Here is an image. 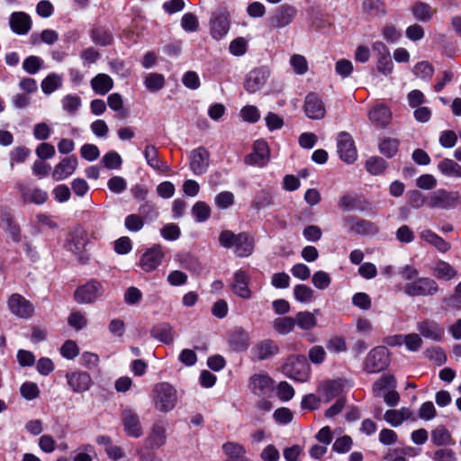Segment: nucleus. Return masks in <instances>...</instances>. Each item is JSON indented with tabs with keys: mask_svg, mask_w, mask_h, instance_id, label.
<instances>
[{
	"mask_svg": "<svg viewBox=\"0 0 461 461\" xmlns=\"http://www.w3.org/2000/svg\"><path fill=\"white\" fill-rule=\"evenodd\" d=\"M150 334L154 339L167 345L172 344L175 339L173 327L166 322L154 326L150 330Z\"/></svg>",
	"mask_w": 461,
	"mask_h": 461,
	"instance_id": "obj_31",
	"label": "nucleus"
},
{
	"mask_svg": "<svg viewBox=\"0 0 461 461\" xmlns=\"http://www.w3.org/2000/svg\"><path fill=\"white\" fill-rule=\"evenodd\" d=\"M164 258V251L160 245L155 244L140 258V267L144 272H151L158 267Z\"/></svg>",
	"mask_w": 461,
	"mask_h": 461,
	"instance_id": "obj_15",
	"label": "nucleus"
},
{
	"mask_svg": "<svg viewBox=\"0 0 461 461\" xmlns=\"http://www.w3.org/2000/svg\"><path fill=\"white\" fill-rule=\"evenodd\" d=\"M9 24L11 30L18 35H25L32 29L31 16L24 12H14L10 15Z\"/></svg>",
	"mask_w": 461,
	"mask_h": 461,
	"instance_id": "obj_23",
	"label": "nucleus"
},
{
	"mask_svg": "<svg viewBox=\"0 0 461 461\" xmlns=\"http://www.w3.org/2000/svg\"><path fill=\"white\" fill-rule=\"evenodd\" d=\"M435 12V9L424 2H418L411 7V13L414 18L417 21L422 23L429 22L432 19Z\"/></svg>",
	"mask_w": 461,
	"mask_h": 461,
	"instance_id": "obj_36",
	"label": "nucleus"
},
{
	"mask_svg": "<svg viewBox=\"0 0 461 461\" xmlns=\"http://www.w3.org/2000/svg\"><path fill=\"white\" fill-rule=\"evenodd\" d=\"M431 441L436 446H447L451 441V434L445 427L439 426L432 430Z\"/></svg>",
	"mask_w": 461,
	"mask_h": 461,
	"instance_id": "obj_49",
	"label": "nucleus"
},
{
	"mask_svg": "<svg viewBox=\"0 0 461 461\" xmlns=\"http://www.w3.org/2000/svg\"><path fill=\"white\" fill-rule=\"evenodd\" d=\"M297 13L294 5L283 4L277 6L268 17L269 24L276 30L284 29L294 22Z\"/></svg>",
	"mask_w": 461,
	"mask_h": 461,
	"instance_id": "obj_5",
	"label": "nucleus"
},
{
	"mask_svg": "<svg viewBox=\"0 0 461 461\" xmlns=\"http://www.w3.org/2000/svg\"><path fill=\"white\" fill-rule=\"evenodd\" d=\"M396 381L393 375H383L373 385L374 393L378 396L384 391L395 389Z\"/></svg>",
	"mask_w": 461,
	"mask_h": 461,
	"instance_id": "obj_43",
	"label": "nucleus"
},
{
	"mask_svg": "<svg viewBox=\"0 0 461 461\" xmlns=\"http://www.w3.org/2000/svg\"><path fill=\"white\" fill-rule=\"evenodd\" d=\"M192 214L197 222H204L211 216V208L204 202H197L192 208Z\"/></svg>",
	"mask_w": 461,
	"mask_h": 461,
	"instance_id": "obj_52",
	"label": "nucleus"
},
{
	"mask_svg": "<svg viewBox=\"0 0 461 461\" xmlns=\"http://www.w3.org/2000/svg\"><path fill=\"white\" fill-rule=\"evenodd\" d=\"M250 276L245 270L239 269L234 273L233 282L231 284L232 292L242 299H249L251 291L249 287Z\"/></svg>",
	"mask_w": 461,
	"mask_h": 461,
	"instance_id": "obj_21",
	"label": "nucleus"
},
{
	"mask_svg": "<svg viewBox=\"0 0 461 461\" xmlns=\"http://www.w3.org/2000/svg\"><path fill=\"white\" fill-rule=\"evenodd\" d=\"M270 71L266 67H259L249 71L244 81V88L249 94L259 91L267 83Z\"/></svg>",
	"mask_w": 461,
	"mask_h": 461,
	"instance_id": "obj_12",
	"label": "nucleus"
},
{
	"mask_svg": "<svg viewBox=\"0 0 461 461\" xmlns=\"http://www.w3.org/2000/svg\"><path fill=\"white\" fill-rule=\"evenodd\" d=\"M43 60L38 56H29L23 62V68L31 75H35L41 68Z\"/></svg>",
	"mask_w": 461,
	"mask_h": 461,
	"instance_id": "obj_56",
	"label": "nucleus"
},
{
	"mask_svg": "<svg viewBox=\"0 0 461 461\" xmlns=\"http://www.w3.org/2000/svg\"><path fill=\"white\" fill-rule=\"evenodd\" d=\"M283 374L290 379L305 383L310 379L311 367L303 355H293L286 358L282 367Z\"/></svg>",
	"mask_w": 461,
	"mask_h": 461,
	"instance_id": "obj_1",
	"label": "nucleus"
},
{
	"mask_svg": "<svg viewBox=\"0 0 461 461\" xmlns=\"http://www.w3.org/2000/svg\"><path fill=\"white\" fill-rule=\"evenodd\" d=\"M21 197L25 203L42 204L48 199V193L38 187H29L23 184H17Z\"/></svg>",
	"mask_w": 461,
	"mask_h": 461,
	"instance_id": "obj_24",
	"label": "nucleus"
},
{
	"mask_svg": "<svg viewBox=\"0 0 461 461\" xmlns=\"http://www.w3.org/2000/svg\"><path fill=\"white\" fill-rule=\"evenodd\" d=\"M160 235L166 240L174 241L180 237L181 230L176 224L167 223L160 229Z\"/></svg>",
	"mask_w": 461,
	"mask_h": 461,
	"instance_id": "obj_63",
	"label": "nucleus"
},
{
	"mask_svg": "<svg viewBox=\"0 0 461 461\" xmlns=\"http://www.w3.org/2000/svg\"><path fill=\"white\" fill-rule=\"evenodd\" d=\"M249 388L254 394L266 396L273 391L274 381L267 374H255L249 379Z\"/></svg>",
	"mask_w": 461,
	"mask_h": 461,
	"instance_id": "obj_18",
	"label": "nucleus"
},
{
	"mask_svg": "<svg viewBox=\"0 0 461 461\" xmlns=\"http://www.w3.org/2000/svg\"><path fill=\"white\" fill-rule=\"evenodd\" d=\"M61 356L68 360H72L79 355V348L74 340H66L60 348Z\"/></svg>",
	"mask_w": 461,
	"mask_h": 461,
	"instance_id": "obj_58",
	"label": "nucleus"
},
{
	"mask_svg": "<svg viewBox=\"0 0 461 461\" xmlns=\"http://www.w3.org/2000/svg\"><path fill=\"white\" fill-rule=\"evenodd\" d=\"M295 321L292 317H278L273 322L275 330L282 335H286L293 331Z\"/></svg>",
	"mask_w": 461,
	"mask_h": 461,
	"instance_id": "obj_45",
	"label": "nucleus"
},
{
	"mask_svg": "<svg viewBox=\"0 0 461 461\" xmlns=\"http://www.w3.org/2000/svg\"><path fill=\"white\" fill-rule=\"evenodd\" d=\"M68 389L76 393L87 392L93 385L91 375L82 370L68 372L65 375Z\"/></svg>",
	"mask_w": 461,
	"mask_h": 461,
	"instance_id": "obj_9",
	"label": "nucleus"
},
{
	"mask_svg": "<svg viewBox=\"0 0 461 461\" xmlns=\"http://www.w3.org/2000/svg\"><path fill=\"white\" fill-rule=\"evenodd\" d=\"M384 419L393 427H399L405 420H414L412 412L409 408L388 410L385 411Z\"/></svg>",
	"mask_w": 461,
	"mask_h": 461,
	"instance_id": "obj_30",
	"label": "nucleus"
},
{
	"mask_svg": "<svg viewBox=\"0 0 461 461\" xmlns=\"http://www.w3.org/2000/svg\"><path fill=\"white\" fill-rule=\"evenodd\" d=\"M398 146L396 139L384 138L379 143V151L387 158H393L397 153Z\"/></svg>",
	"mask_w": 461,
	"mask_h": 461,
	"instance_id": "obj_51",
	"label": "nucleus"
},
{
	"mask_svg": "<svg viewBox=\"0 0 461 461\" xmlns=\"http://www.w3.org/2000/svg\"><path fill=\"white\" fill-rule=\"evenodd\" d=\"M392 113L383 104L375 105L368 113L369 120L375 125L385 127L391 121Z\"/></svg>",
	"mask_w": 461,
	"mask_h": 461,
	"instance_id": "obj_26",
	"label": "nucleus"
},
{
	"mask_svg": "<svg viewBox=\"0 0 461 461\" xmlns=\"http://www.w3.org/2000/svg\"><path fill=\"white\" fill-rule=\"evenodd\" d=\"M102 162L108 169H118L121 167L122 160L117 152L109 151L103 157Z\"/></svg>",
	"mask_w": 461,
	"mask_h": 461,
	"instance_id": "obj_64",
	"label": "nucleus"
},
{
	"mask_svg": "<svg viewBox=\"0 0 461 461\" xmlns=\"http://www.w3.org/2000/svg\"><path fill=\"white\" fill-rule=\"evenodd\" d=\"M363 10L369 15L378 16L385 13L384 3L381 0H364Z\"/></svg>",
	"mask_w": 461,
	"mask_h": 461,
	"instance_id": "obj_54",
	"label": "nucleus"
},
{
	"mask_svg": "<svg viewBox=\"0 0 461 461\" xmlns=\"http://www.w3.org/2000/svg\"><path fill=\"white\" fill-rule=\"evenodd\" d=\"M86 244V241L84 231H77L71 235L67 246L68 250L77 254L85 249Z\"/></svg>",
	"mask_w": 461,
	"mask_h": 461,
	"instance_id": "obj_50",
	"label": "nucleus"
},
{
	"mask_svg": "<svg viewBox=\"0 0 461 461\" xmlns=\"http://www.w3.org/2000/svg\"><path fill=\"white\" fill-rule=\"evenodd\" d=\"M153 402L155 408L161 412L172 411L177 402V392L168 383L158 384L153 390Z\"/></svg>",
	"mask_w": 461,
	"mask_h": 461,
	"instance_id": "obj_2",
	"label": "nucleus"
},
{
	"mask_svg": "<svg viewBox=\"0 0 461 461\" xmlns=\"http://www.w3.org/2000/svg\"><path fill=\"white\" fill-rule=\"evenodd\" d=\"M104 293L103 284L93 279L76 290L75 299L79 303H91L103 296Z\"/></svg>",
	"mask_w": 461,
	"mask_h": 461,
	"instance_id": "obj_8",
	"label": "nucleus"
},
{
	"mask_svg": "<svg viewBox=\"0 0 461 461\" xmlns=\"http://www.w3.org/2000/svg\"><path fill=\"white\" fill-rule=\"evenodd\" d=\"M125 228L131 232H138L144 226V221L140 214H130L124 220Z\"/></svg>",
	"mask_w": 461,
	"mask_h": 461,
	"instance_id": "obj_61",
	"label": "nucleus"
},
{
	"mask_svg": "<svg viewBox=\"0 0 461 461\" xmlns=\"http://www.w3.org/2000/svg\"><path fill=\"white\" fill-rule=\"evenodd\" d=\"M434 274L438 279L450 280L456 276V271L447 262L438 261L434 267Z\"/></svg>",
	"mask_w": 461,
	"mask_h": 461,
	"instance_id": "obj_47",
	"label": "nucleus"
},
{
	"mask_svg": "<svg viewBox=\"0 0 461 461\" xmlns=\"http://www.w3.org/2000/svg\"><path fill=\"white\" fill-rule=\"evenodd\" d=\"M31 150L23 146L16 147L14 149L10 154V165L13 167L15 164H20L24 162L27 158L30 156Z\"/></svg>",
	"mask_w": 461,
	"mask_h": 461,
	"instance_id": "obj_60",
	"label": "nucleus"
},
{
	"mask_svg": "<svg viewBox=\"0 0 461 461\" xmlns=\"http://www.w3.org/2000/svg\"><path fill=\"white\" fill-rule=\"evenodd\" d=\"M295 325L303 330H309L317 326V319L314 313L304 311L299 312L295 317Z\"/></svg>",
	"mask_w": 461,
	"mask_h": 461,
	"instance_id": "obj_38",
	"label": "nucleus"
},
{
	"mask_svg": "<svg viewBox=\"0 0 461 461\" xmlns=\"http://www.w3.org/2000/svg\"><path fill=\"white\" fill-rule=\"evenodd\" d=\"M345 221L349 226L350 230L358 234L367 233L371 224L366 220H359L353 216H348L345 218Z\"/></svg>",
	"mask_w": 461,
	"mask_h": 461,
	"instance_id": "obj_53",
	"label": "nucleus"
},
{
	"mask_svg": "<svg viewBox=\"0 0 461 461\" xmlns=\"http://www.w3.org/2000/svg\"><path fill=\"white\" fill-rule=\"evenodd\" d=\"M270 158L269 148L266 140H258L253 144V151L245 158V163L251 166L265 167Z\"/></svg>",
	"mask_w": 461,
	"mask_h": 461,
	"instance_id": "obj_14",
	"label": "nucleus"
},
{
	"mask_svg": "<svg viewBox=\"0 0 461 461\" xmlns=\"http://www.w3.org/2000/svg\"><path fill=\"white\" fill-rule=\"evenodd\" d=\"M222 451L226 456L225 461H251L247 457V450L241 444L228 441L222 445Z\"/></svg>",
	"mask_w": 461,
	"mask_h": 461,
	"instance_id": "obj_25",
	"label": "nucleus"
},
{
	"mask_svg": "<svg viewBox=\"0 0 461 461\" xmlns=\"http://www.w3.org/2000/svg\"><path fill=\"white\" fill-rule=\"evenodd\" d=\"M417 330L425 339L440 341L444 335V328L435 321L423 320L417 323Z\"/></svg>",
	"mask_w": 461,
	"mask_h": 461,
	"instance_id": "obj_22",
	"label": "nucleus"
},
{
	"mask_svg": "<svg viewBox=\"0 0 461 461\" xmlns=\"http://www.w3.org/2000/svg\"><path fill=\"white\" fill-rule=\"evenodd\" d=\"M390 364V352L384 346H378L370 350L364 362V370L369 374L379 373Z\"/></svg>",
	"mask_w": 461,
	"mask_h": 461,
	"instance_id": "obj_4",
	"label": "nucleus"
},
{
	"mask_svg": "<svg viewBox=\"0 0 461 461\" xmlns=\"http://www.w3.org/2000/svg\"><path fill=\"white\" fill-rule=\"evenodd\" d=\"M143 155L147 164L153 169L163 172L168 169L167 165L158 158V151L154 145H147L145 147Z\"/></svg>",
	"mask_w": 461,
	"mask_h": 461,
	"instance_id": "obj_35",
	"label": "nucleus"
},
{
	"mask_svg": "<svg viewBox=\"0 0 461 461\" xmlns=\"http://www.w3.org/2000/svg\"><path fill=\"white\" fill-rule=\"evenodd\" d=\"M402 291L410 297L432 296L438 293V285L432 278L417 277L411 282H406Z\"/></svg>",
	"mask_w": 461,
	"mask_h": 461,
	"instance_id": "obj_3",
	"label": "nucleus"
},
{
	"mask_svg": "<svg viewBox=\"0 0 461 461\" xmlns=\"http://www.w3.org/2000/svg\"><path fill=\"white\" fill-rule=\"evenodd\" d=\"M312 285L319 290H325L331 283L330 276L322 270L316 271L312 278Z\"/></svg>",
	"mask_w": 461,
	"mask_h": 461,
	"instance_id": "obj_57",
	"label": "nucleus"
},
{
	"mask_svg": "<svg viewBox=\"0 0 461 461\" xmlns=\"http://www.w3.org/2000/svg\"><path fill=\"white\" fill-rule=\"evenodd\" d=\"M337 149L340 159L348 164H352L357 158V152L352 136L346 131H341L337 136Z\"/></svg>",
	"mask_w": 461,
	"mask_h": 461,
	"instance_id": "obj_10",
	"label": "nucleus"
},
{
	"mask_svg": "<svg viewBox=\"0 0 461 461\" xmlns=\"http://www.w3.org/2000/svg\"><path fill=\"white\" fill-rule=\"evenodd\" d=\"M140 215L142 217L143 221H153L158 217V211L155 204L145 202L139 208Z\"/></svg>",
	"mask_w": 461,
	"mask_h": 461,
	"instance_id": "obj_59",
	"label": "nucleus"
},
{
	"mask_svg": "<svg viewBox=\"0 0 461 461\" xmlns=\"http://www.w3.org/2000/svg\"><path fill=\"white\" fill-rule=\"evenodd\" d=\"M386 167V161L380 157H371L366 162V169L374 176L381 175Z\"/></svg>",
	"mask_w": 461,
	"mask_h": 461,
	"instance_id": "obj_48",
	"label": "nucleus"
},
{
	"mask_svg": "<svg viewBox=\"0 0 461 461\" xmlns=\"http://www.w3.org/2000/svg\"><path fill=\"white\" fill-rule=\"evenodd\" d=\"M254 249V242L245 232L238 234V240L234 246V252L240 258L249 257Z\"/></svg>",
	"mask_w": 461,
	"mask_h": 461,
	"instance_id": "obj_34",
	"label": "nucleus"
},
{
	"mask_svg": "<svg viewBox=\"0 0 461 461\" xmlns=\"http://www.w3.org/2000/svg\"><path fill=\"white\" fill-rule=\"evenodd\" d=\"M230 15L226 9H218L212 13L210 19V33L211 36L220 41L224 38L230 31Z\"/></svg>",
	"mask_w": 461,
	"mask_h": 461,
	"instance_id": "obj_7",
	"label": "nucleus"
},
{
	"mask_svg": "<svg viewBox=\"0 0 461 461\" xmlns=\"http://www.w3.org/2000/svg\"><path fill=\"white\" fill-rule=\"evenodd\" d=\"M289 65L294 73L298 76L305 75L309 70L306 58L301 54H293L289 59Z\"/></svg>",
	"mask_w": 461,
	"mask_h": 461,
	"instance_id": "obj_41",
	"label": "nucleus"
},
{
	"mask_svg": "<svg viewBox=\"0 0 461 461\" xmlns=\"http://www.w3.org/2000/svg\"><path fill=\"white\" fill-rule=\"evenodd\" d=\"M459 199L457 192H448L444 189H438L432 193L428 198V205L430 208L442 210L454 209Z\"/></svg>",
	"mask_w": 461,
	"mask_h": 461,
	"instance_id": "obj_11",
	"label": "nucleus"
},
{
	"mask_svg": "<svg viewBox=\"0 0 461 461\" xmlns=\"http://www.w3.org/2000/svg\"><path fill=\"white\" fill-rule=\"evenodd\" d=\"M249 334L242 328L235 329L229 337V344L235 351H245L249 346Z\"/></svg>",
	"mask_w": 461,
	"mask_h": 461,
	"instance_id": "obj_27",
	"label": "nucleus"
},
{
	"mask_svg": "<svg viewBox=\"0 0 461 461\" xmlns=\"http://www.w3.org/2000/svg\"><path fill=\"white\" fill-rule=\"evenodd\" d=\"M167 439L166 428L162 423H155L146 438L147 447L159 448L165 445Z\"/></svg>",
	"mask_w": 461,
	"mask_h": 461,
	"instance_id": "obj_28",
	"label": "nucleus"
},
{
	"mask_svg": "<svg viewBox=\"0 0 461 461\" xmlns=\"http://www.w3.org/2000/svg\"><path fill=\"white\" fill-rule=\"evenodd\" d=\"M273 196L269 191L262 190L255 197L252 206L258 210H263L267 207L273 205Z\"/></svg>",
	"mask_w": 461,
	"mask_h": 461,
	"instance_id": "obj_55",
	"label": "nucleus"
},
{
	"mask_svg": "<svg viewBox=\"0 0 461 461\" xmlns=\"http://www.w3.org/2000/svg\"><path fill=\"white\" fill-rule=\"evenodd\" d=\"M303 112L311 120H321L325 116V104L321 98L315 93H310L305 96Z\"/></svg>",
	"mask_w": 461,
	"mask_h": 461,
	"instance_id": "obj_13",
	"label": "nucleus"
},
{
	"mask_svg": "<svg viewBox=\"0 0 461 461\" xmlns=\"http://www.w3.org/2000/svg\"><path fill=\"white\" fill-rule=\"evenodd\" d=\"M81 98L77 95H66L61 99V105L65 112L69 114H75L81 107Z\"/></svg>",
	"mask_w": 461,
	"mask_h": 461,
	"instance_id": "obj_46",
	"label": "nucleus"
},
{
	"mask_svg": "<svg viewBox=\"0 0 461 461\" xmlns=\"http://www.w3.org/2000/svg\"><path fill=\"white\" fill-rule=\"evenodd\" d=\"M420 238L425 242L433 246L438 251L446 253L451 248L450 244L443 240L437 233L429 229H425L420 232Z\"/></svg>",
	"mask_w": 461,
	"mask_h": 461,
	"instance_id": "obj_29",
	"label": "nucleus"
},
{
	"mask_svg": "<svg viewBox=\"0 0 461 461\" xmlns=\"http://www.w3.org/2000/svg\"><path fill=\"white\" fill-rule=\"evenodd\" d=\"M214 203L220 209H228L234 203V194L230 191H222L215 196Z\"/></svg>",
	"mask_w": 461,
	"mask_h": 461,
	"instance_id": "obj_62",
	"label": "nucleus"
},
{
	"mask_svg": "<svg viewBox=\"0 0 461 461\" xmlns=\"http://www.w3.org/2000/svg\"><path fill=\"white\" fill-rule=\"evenodd\" d=\"M122 420L125 432L132 438H140L142 433L139 415L131 409L126 408L122 413Z\"/></svg>",
	"mask_w": 461,
	"mask_h": 461,
	"instance_id": "obj_19",
	"label": "nucleus"
},
{
	"mask_svg": "<svg viewBox=\"0 0 461 461\" xmlns=\"http://www.w3.org/2000/svg\"><path fill=\"white\" fill-rule=\"evenodd\" d=\"M90 84L93 91L100 95H106L113 87L112 77L104 73L97 74L92 78Z\"/></svg>",
	"mask_w": 461,
	"mask_h": 461,
	"instance_id": "obj_32",
	"label": "nucleus"
},
{
	"mask_svg": "<svg viewBox=\"0 0 461 461\" xmlns=\"http://www.w3.org/2000/svg\"><path fill=\"white\" fill-rule=\"evenodd\" d=\"M294 299L301 303H310L314 297V291L306 285H296L294 287Z\"/></svg>",
	"mask_w": 461,
	"mask_h": 461,
	"instance_id": "obj_42",
	"label": "nucleus"
},
{
	"mask_svg": "<svg viewBox=\"0 0 461 461\" xmlns=\"http://www.w3.org/2000/svg\"><path fill=\"white\" fill-rule=\"evenodd\" d=\"M279 352L277 343L272 339H263L258 341L251 348L250 354L253 359L267 360L269 359Z\"/></svg>",
	"mask_w": 461,
	"mask_h": 461,
	"instance_id": "obj_16",
	"label": "nucleus"
},
{
	"mask_svg": "<svg viewBox=\"0 0 461 461\" xmlns=\"http://www.w3.org/2000/svg\"><path fill=\"white\" fill-rule=\"evenodd\" d=\"M6 304L9 312L19 319L28 320L34 314L33 303L20 294H12L7 298Z\"/></svg>",
	"mask_w": 461,
	"mask_h": 461,
	"instance_id": "obj_6",
	"label": "nucleus"
},
{
	"mask_svg": "<svg viewBox=\"0 0 461 461\" xmlns=\"http://www.w3.org/2000/svg\"><path fill=\"white\" fill-rule=\"evenodd\" d=\"M62 86L61 76L56 73H50L48 75L41 84V90L46 95H50Z\"/></svg>",
	"mask_w": 461,
	"mask_h": 461,
	"instance_id": "obj_40",
	"label": "nucleus"
},
{
	"mask_svg": "<svg viewBox=\"0 0 461 461\" xmlns=\"http://www.w3.org/2000/svg\"><path fill=\"white\" fill-rule=\"evenodd\" d=\"M92 41L100 46L110 45L113 41V34L104 28H95L91 32Z\"/></svg>",
	"mask_w": 461,
	"mask_h": 461,
	"instance_id": "obj_44",
	"label": "nucleus"
},
{
	"mask_svg": "<svg viewBox=\"0 0 461 461\" xmlns=\"http://www.w3.org/2000/svg\"><path fill=\"white\" fill-rule=\"evenodd\" d=\"M165 77L159 73H149L144 77V86L150 92H158L165 86Z\"/></svg>",
	"mask_w": 461,
	"mask_h": 461,
	"instance_id": "obj_39",
	"label": "nucleus"
},
{
	"mask_svg": "<svg viewBox=\"0 0 461 461\" xmlns=\"http://www.w3.org/2000/svg\"><path fill=\"white\" fill-rule=\"evenodd\" d=\"M341 383L337 380H329L321 384L319 387L320 397L328 402L337 397L341 392Z\"/></svg>",
	"mask_w": 461,
	"mask_h": 461,
	"instance_id": "obj_33",
	"label": "nucleus"
},
{
	"mask_svg": "<svg viewBox=\"0 0 461 461\" xmlns=\"http://www.w3.org/2000/svg\"><path fill=\"white\" fill-rule=\"evenodd\" d=\"M77 167V158L75 156L63 158L53 168L52 178L62 181L74 174Z\"/></svg>",
	"mask_w": 461,
	"mask_h": 461,
	"instance_id": "obj_20",
	"label": "nucleus"
},
{
	"mask_svg": "<svg viewBox=\"0 0 461 461\" xmlns=\"http://www.w3.org/2000/svg\"><path fill=\"white\" fill-rule=\"evenodd\" d=\"M438 168L439 172L447 177L461 178V166L450 158L441 160Z\"/></svg>",
	"mask_w": 461,
	"mask_h": 461,
	"instance_id": "obj_37",
	"label": "nucleus"
},
{
	"mask_svg": "<svg viewBox=\"0 0 461 461\" xmlns=\"http://www.w3.org/2000/svg\"><path fill=\"white\" fill-rule=\"evenodd\" d=\"M210 154L203 147H198L191 151L190 168L192 172L200 176L204 174L209 167Z\"/></svg>",
	"mask_w": 461,
	"mask_h": 461,
	"instance_id": "obj_17",
	"label": "nucleus"
}]
</instances>
